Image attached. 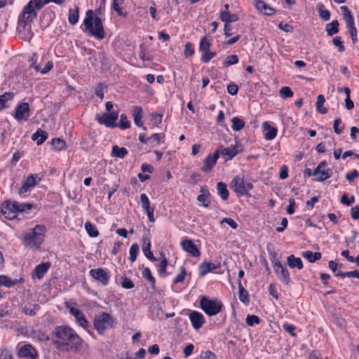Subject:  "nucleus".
I'll list each match as a JSON object with an SVG mask.
<instances>
[{
	"instance_id": "393cba45",
	"label": "nucleus",
	"mask_w": 359,
	"mask_h": 359,
	"mask_svg": "<svg viewBox=\"0 0 359 359\" xmlns=\"http://www.w3.org/2000/svg\"><path fill=\"white\" fill-rule=\"evenodd\" d=\"M263 129L266 131L264 135V138L267 140H273L277 135V129L271 126L269 122L265 121L263 123Z\"/></svg>"
},
{
	"instance_id": "680f3d73",
	"label": "nucleus",
	"mask_w": 359,
	"mask_h": 359,
	"mask_svg": "<svg viewBox=\"0 0 359 359\" xmlns=\"http://www.w3.org/2000/svg\"><path fill=\"white\" fill-rule=\"evenodd\" d=\"M194 54V49L193 48V45L190 42L186 43L184 46V55L185 57H188Z\"/></svg>"
},
{
	"instance_id": "9d476101",
	"label": "nucleus",
	"mask_w": 359,
	"mask_h": 359,
	"mask_svg": "<svg viewBox=\"0 0 359 359\" xmlns=\"http://www.w3.org/2000/svg\"><path fill=\"white\" fill-rule=\"evenodd\" d=\"M274 272L285 285H288L290 283V273L287 269L283 266L280 261L275 262L273 264Z\"/></svg>"
},
{
	"instance_id": "bf43d9fd",
	"label": "nucleus",
	"mask_w": 359,
	"mask_h": 359,
	"mask_svg": "<svg viewBox=\"0 0 359 359\" xmlns=\"http://www.w3.org/2000/svg\"><path fill=\"white\" fill-rule=\"evenodd\" d=\"M332 176V170L330 169L323 170L321 171L319 176L316 178L318 182H323Z\"/></svg>"
},
{
	"instance_id": "423d86ee",
	"label": "nucleus",
	"mask_w": 359,
	"mask_h": 359,
	"mask_svg": "<svg viewBox=\"0 0 359 359\" xmlns=\"http://www.w3.org/2000/svg\"><path fill=\"white\" fill-rule=\"evenodd\" d=\"M253 185L251 182L245 180L243 177L236 176L231 182V189L238 196H250L248 193L252 189Z\"/></svg>"
},
{
	"instance_id": "774afa93",
	"label": "nucleus",
	"mask_w": 359,
	"mask_h": 359,
	"mask_svg": "<svg viewBox=\"0 0 359 359\" xmlns=\"http://www.w3.org/2000/svg\"><path fill=\"white\" fill-rule=\"evenodd\" d=\"M201 359H216V355L214 353L207 351L203 352L200 356Z\"/></svg>"
},
{
	"instance_id": "8fccbe9b",
	"label": "nucleus",
	"mask_w": 359,
	"mask_h": 359,
	"mask_svg": "<svg viewBox=\"0 0 359 359\" xmlns=\"http://www.w3.org/2000/svg\"><path fill=\"white\" fill-rule=\"evenodd\" d=\"M337 276H339L342 278L345 277L348 278H357L359 279V271L355 270L352 271H347V272H342V271H338L335 274Z\"/></svg>"
},
{
	"instance_id": "2f4dec72",
	"label": "nucleus",
	"mask_w": 359,
	"mask_h": 359,
	"mask_svg": "<svg viewBox=\"0 0 359 359\" xmlns=\"http://www.w3.org/2000/svg\"><path fill=\"white\" fill-rule=\"evenodd\" d=\"M325 31L330 36H333L339 32V21L337 20H332L330 23L326 25Z\"/></svg>"
},
{
	"instance_id": "a18cd8bd",
	"label": "nucleus",
	"mask_w": 359,
	"mask_h": 359,
	"mask_svg": "<svg viewBox=\"0 0 359 359\" xmlns=\"http://www.w3.org/2000/svg\"><path fill=\"white\" fill-rule=\"evenodd\" d=\"M85 229L90 237H97L99 235L96 226L90 222H86Z\"/></svg>"
},
{
	"instance_id": "39448f33",
	"label": "nucleus",
	"mask_w": 359,
	"mask_h": 359,
	"mask_svg": "<svg viewBox=\"0 0 359 359\" xmlns=\"http://www.w3.org/2000/svg\"><path fill=\"white\" fill-rule=\"evenodd\" d=\"M200 307L207 315L212 316L220 312L222 304L216 299H211L204 296L200 300Z\"/></svg>"
},
{
	"instance_id": "20e7f679",
	"label": "nucleus",
	"mask_w": 359,
	"mask_h": 359,
	"mask_svg": "<svg viewBox=\"0 0 359 359\" xmlns=\"http://www.w3.org/2000/svg\"><path fill=\"white\" fill-rule=\"evenodd\" d=\"M93 11L88 10L86 13V18L83 20V24L86 29L88 31V34L95 36L97 39H103L104 38V31L102 25V19L96 16L94 19L93 27Z\"/></svg>"
},
{
	"instance_id": "de8ad7c7",
	"label": "nucleus",
	"mask_w": 359,
	"mask_h": 359,
	"mask_svg": "<svg viewBox=\"0 0 359 359\" xmlns=\"http://www.w3.org/2000/svg\"><path fill=\"white\" fill-rule=\"evenodd\" d=\"M130 121L128 120L127 116L125 114H122L120 116V121L117 123V126L122 130L129 128L130 127Z\"/></svg>"
},
{
	"instance_id": "79ce46f5",
	"label": "nucleus",
	"mask_w": 359,
	"mask_h": 359,
	"mask_svg": "<svg viewBox=\"0 0 359 359\" xmlns=\"http://www.w3.org/2000/svg\"><path fill=\"white\" fill-rule=\"evenodd\" d=\"M325 102V97L323 95H319L317 97L316 110L322 114L327 112V109L323 107L324 102Z\"/></svg>"
},
{
	"instance_id": "69168bd1",
	"label": "nucleus",
	"mask_w": 359,
	"mask_h": 359,
	"mask_svg": "<svg viewBox=\"0 0 359 359\" xmlns=\"http://www.w3.org/2000/svg\"><path fill=\"white\" fill-rule=\"evenodd\" d=\"M332 43L333 44L338 47V50L339 52H344V50H345V48L343 45V43L342 41H341V37L340 36H336L334 37L333 39H332Z\"/></svg>"
},
{
	"instance_id": "f257e3e1",
	"label": "nucleus",
	"mask_w": 359,
	"mask_h": 359,
	"mask_svg": "<svg viewBox=\"0 0 359 359\" xmlns=\"http://www.w3.org/2000/svg\"><path fill=\"white\" fill-rule=\"evenodd\" d=\"M82 339L67 325L57 326L53 333V344L60 351L76 353L81 346Z\"/></svg>"
},
{
	"instance_id": "1a4fd4ad",
	"label": "nucleus",
	"mask_w": 359,
	"mask_h": 359,
	"mask_svg": "<svg viewBox=\"0 0 359 359\" xmlns=\"http://www.w3.org/2000/svg\"><path fill=\"white\" fill-rule=\"evenodd\" d=\"M37 179L40 181V178L38 177L37 174H32L26 178L18 191V194L20 197H25V194L29 191L38 184Z\"/></svg>"
},
{
	"instance_id": "5fc2aeb1",
	"label": "nucleus",
	"mask_w": 359,
	"mask_h": 359,
	"mask_svg": "<svg viewBox=\"0 0 359 359\" xmlns=\"http://www.w3.org/2000/svg\"><path fill=\"white\" fill-rule=\"evenodd\" d=\"M280 95L281 97L285 99L287 97H292L293 96V92L290 87L285 86L280 88Z\"/></svg>"
},
{
	"instance_id": "0e129e2a",
	"label": "nucleus",
	"mask_w": 359,
	"mask_h": 359,
	"mask_svg": "<svg viewBox=\"0 0 359 359\" xmlns=\"http://www.w3.org/2000/svg\"><path fill=\"white\" fill-rule=\"evenodd\" d=\"M121 285L123 288L126 289H132L135 286L133 282L130 278L126 277L122 278Z\"/></svg>"
},
{
	"instance_id": "72a5a7b5",
	"label": "nucleus",
	"mask_w": 359,
	"mask_h": 359,
	"mask_svg": "<svg viewBox=\"0 0 359 359\" xmlns=\"http://www.w3.org/2000/svg\"><path fill=\"white\" fill-rule=\"evenodd\" d=\"M217 189L220 198L224 201L227 200L229 194L226 185L224 182H219L217 184Z\"/></svg>"
},
{
	"instance_id": "e433bc0d",
	"label": "nucleus",
	"mask_w": 359,
	"mask_h": 359,
	"mask_svg": "<svg viewBox=\"0 0 359 359\" xmlns=\"http://www.w3.org/2000/svg\"><path fill=\"white\" fill-rule=\"evenodd\" d=\"M324 5L323 3H318L316 6V9L319 13V16L325 21H327L330 18V12L327 9H323Z\"/></svg>"
},
{
	"instance_id": "4be33fe9",
	"label": "nucleus",
	"mask_w": 359,
	"mask_h": 359,
	"mask_svg": "<svg viewBox=\"0 0 359 359\" xmlns=\"http://www.w3.org/2000/svg\"><path fill=\"white\" fill-rule=\"evenodd\" d=\"M220 265H215L210 262H203L198 267L199 276L203 277L208 273L219 268Z\"/></svg>"
},
{
	"instance_id": "a19ab883",
	"label": "nucleus",
	"mask_w": 359,
	"mask_h": 359,
	"mask_svg": "<svg viewBox=\"0 0 359 359\" xmlns=\"http://www.w3.org/2000/svg\"><path fill=\"white\" fill-rule=\"evenodd\" d=\"M239 61L237 55H231L227 56L222 62L223 67L225 68L229 67L231 65L237 64Z\"/></svg>"
},
{
	"instance_id": "cd10ccee",
	"label": "nucleus",
	"mask_w": 359,
	"mask_h": 359,
	"mask_svg": "<svg viewBox=\"0 0 359 359\" xmlns=\"http://www.w3.org/2000/svg\"><path fill=\"white\" fill-rule=\"evenodd\" d=\"M48 135L46 131L39 128L32 135V140L36 141L37 145H41L46 141V140L48 138Z\"/></svg>"
},
{
	"instance_id": "6ab92c4d",
	"label": "nucleus",
	"mask_w": 359,
	"mask_h": 359,
	"mask_svg": "<svg viewBox=\"0 0 359 359\" xmlns=\"http://www.w3.org/2000/svg\"><path fill=\"white\" fill-rule=\"evenodd\" d=\"M69 313L75 317L76 323L80 326L85 329L88 327V322L85 315L80 310L72 307L69 309Z\"/></svg>"
},
{
	"instance_id": "e2e57ef3",
	"label": "nucleus",
	"mask_w": 359,
	"mask_h": 359,
	"mask_svg": "<svg viewBox=\"0 0 359 359\" xmlns=\"http://www.w3.org/2000/svg\"><path fill=\"white\" fill-rule=\"evenodd\" d=\"M123 0H112V8L118 13V15H122V10L120 7L123 4Z\"/></svg>"
},
{
	"instance_id": "f03ea898",
	"label": "nucleus",
	"mask_w": 359,
	"mask_h": 359,
	"mask_svg": "<svg viewBox=\"0 0 359 359\" xmlns=\"http://www.w3.org/2000/svg\"><path fill=\"white\" fill-rule=\"evenodd\" d=\"M43 7L41 0H30L23 8L18 17L19 27L25 29L26 26L33 22L37 17L38 12Z\"/></svg>"
},
{
	"instance_id": "2eb2a0df",
	"label": "nucleus",
	"mask_w": 359,
	"mask_h": 359,
	"mask_svg": "<svg viewBox=\"0 0 359 359\" xmlns=\"http://www.w3.org/2000/svg\"><path fill=\"white\" fill-rule=\"evenodd\" d=\"M181 247L185 252L189 253L191 256L198 257L201 255L198 248L190 239H184L180 243Z\"/></svg>"
},
{
	"instance_id": "49530a36",
	"label": "nucleus",
	"mask_w": 359,
	"mask_h": 359,
	"mask_svg": "<svg viewBox=\"0 0 359 359\" xmlns=\"http://www.w3.org/2000/svg\"><path fill=\"white\" fill-rule=\"evenodd\" d=\"M79 18V15L78 8H76V10L72 9V8L69 9L68 20H69V22L72 25H74L78 22Z\"/></svg>"
},
{
	"instance_id": "13d9d810",
	"label": "nucleus",
	"mask_w": 359,
	"mask_h": 359,
	"mask_svg": "<svg viewBox=\"0 0 359 359\" xmlns=\"http://www.w3.org/2000/svg\"><path fill=\"white\" fill-rule=\"evenodd\" d=\"M17 212H22L26 210H31L33 208V204L32 203H19L17 202V205H15Z\"/></svg>"
},
{
	"instance_id": "09e8293b",
	"label": "nucleus",
	"mask_w": 359,
	"mask_h": 359,
	"mask_svg": "<svg viewBox=\"0 0 359 359\" xmlns=\"http://www.w3.org/2000/svg\"><path fill=\"white\" fill-rule=\"evenodd\" d=\"M138 253H139V245L137 243H133L130 246V250H129V254H130L129 259L131 262H134L136 260Z\"/></svg>"
},
{
	"instance_id": "f8f14e48",
	"label": "nucleus",
	"mask_w": 359,
	"mask_h": 359,
	"mask_svg": "<svg viewBox=\"0 0 359 359\" xmlns=\"http://www.w3.org/2000/svg\"><path fill=\"white\" fill-rule=\"evenodd\" d=\"M17 205V201H6L1 205V213L9 219H14L15 217V213L17 212L15 206Z\"/></svg>"
},
{
	"instance_id": "7c9ffc66",
	"label": "nucleus",
	"mask_w": 359,
	"mask_h": 359,
	"mask_svg": "<svg viewBox=\"0 0 359 359\" xmlns=\"http://www.w3.org/2000/svg\"><path fill=\"white\" fill-rule=\"evenodd\" d=\"M14 97V93L11 92H6L0 95V111L8 107L7 102L11 101Z\"/></svg>"
},
{
	"instance_id": "bb28decb",
	"label": "nucleus",
	"mask_w": 359,
	"mask_h": 359,
	"mask_svg": "<svg viewBox=\"0 0 359 359\" xmlns=\"http://www.w3.org/2000/svg\"><path fill=\"white\" fill-rule=\"evenodd\" d=\"M200 192L201 194L198 196L197 200L203 203V207L208 208L209 202H207V199L210 195L209 189L206 186H203L201 187Z\"/></svg>"
},
{
	"instance_id": "4468645a",
	"label": "nucleus",
	"mask_w": 359,
	"mask_h": 359,
	"mask_svg": "<svg viewBox=\"0 0 359 359\" xmlns=\"http://www.w3.org/2000/svg\"><path fill=\"white\" fill-rule=\"evenodd\" d=\"M89 273L94 279L101 282L103 285H108L110 276L105 269L101 268L91 269Z\"/></svg>"
},
{
	"instance_id": "a878e982",
	"label": "nucleus",
	"mask_w": 359,
	"mask_h": 359,
	"mask_svg": "<svg viewBox=\"0 0 359 359\" xmlns=\"http://www.w3.org/2000/svg\"><path fill=\"white\" fill-rule=\"evenodd\" d=\"M256 8L262 11L264 10V14L266 15H272L275 13V9L271 7L269 4L262 0H256Z\"/></svg>"
},
{
	"instance_id": "3c124183",
	"label": "nucleus",
	"mask_w": 359,
	"mask_h": 359,
	"mask_svg": "<svg viewBox=\"0 0 359 359\" xmlns=\"http://www.w3.org/2000/svg\"><path fill=\"white\" fill-rule=\"evenodd\" d=\"M17 280H12L11 278L4 275H0V286L4 285L8 287H11L15 285Z\"/></svg>"
},
{
	"instance_id": "aec40b11",
	"label": "nucleus",
	"mask_w": 359,
	"mask_h": 359,
	"mask_svg": "<svg viewBox=\"0 0 359 359\" xmlns=\"http://www.w3.org/2000/svg\"><path fill=\"white\" fill-rule=\"evenodd\" d=\"M19 355L27 359H35L37 353L30 344H26L20 349Z\"/></svg>"
},
{
	"instance_id": "ddd939ff",
	"label": "nucleus",
	"mask_w": 359,
	"mask_h": 359,
	"mask_svg": "<svg viewBox=\"0 0 359 359\" xmlns=\"http://www.w3.org/2000/svg\"><path fill=\"white\" fill-rule=\"evenodd\" d=\"M220 155V150L217 149L214 154H210L204 160L203 165L201 170L204 172H209L215 165Z\"/></svg>"
},
{
	"instance_id": "c756f323",
	"label": "nucleus",
	"mask_w": 359,
	"mask_h": 359,
	"mask_svg": "<svg viewBox=\"0 0 359 359\" xmlns=\"http://www.w3.org/2000/svg\"><path fill=\"white\" fill-rule=\"evenodd\" d=\"M219 18L225 23L233 22L238 20V16L235 13H230L229 11H220Z\"/></svg>"
},
{
	"instance_id": "58836bf2",
	"label": "nucleus",
	"mask_w": 359,
	"mask_h": 359,
	"mask_svg": "<svg viewBox=\"0 0 359 359\" xmlns=\"http://www.w3.org/2000/svg\"><path fill=\"white\" fill-rule=\"evenodd\" d=\"M303 256L306 257L309 262H315L321 258V253L318 252H313L311 251H306L303 253Z\"/></svg>"
},
{
	"instance_id": "dca6fc26",
	"label": "nucleus",
	"mask_w": 359,
	"mask_h": 359,
	"mask_svg": "<svg viewBox=\"0 0 359 359\" xmlns=\"http://www.w3.org/2000/svg\"><path fill=\"white\" fill-rule=\"evenodd\" d=\"M189 319L191 325L195 330H199L205 323V318L203 315L198 311H191L189 314Z\"/></svg>"
},
{
	"instance_id": "c03bdc74",
	"label": "nucleus",
	"mask_w": 359,
	"mask_h": 359,
	"mask_svg": "<svg viewBox=\"0 0 359 359\" xmlns=\"http://www.w3.org/2000/svg\"><path fill=\"white\" fill-rule=\"evenodd\" d=\"M140 201L142 207L146 212L154 209L150 206V201L146 194H142L140 195Z\"/></svg>"
},
{
	"instance_id": "ea45409f",
	"label": "nucleus",
	"mask_w": 359,
	"mask_h": 359,
	"mask_svg": "<svg viewBox=\"0 0 359 359\" xmlns=\"http://www.w3.org/2000/svg\"><path fill=\"white\" fill-rule=\"evenodd\" d=\"M51 146L53 149L60 151L65 148L66 142L60 138H54L51 140Z\"/></svg>"
},
{
	"instance_id": "603ef678",
	"label": "nucleus",
	"mask_w": 359,
	"mask_h": 359,
	"mask_svg": "<svg viewBox=\"0 0 359 359\" xmlns=\"http://www.w3.org/2000/svg\"><path fill=\"white\" fill-rule=\"evenodd\" d=\"M210 43L206 36L201 39L199 44V51L204 53L210 50Z\"/></svg>"
},
{
	"instance_id": "b1692460",
	"label": "nucleus",
	"mask_w": 359,
	"mask_h": 359,
	"mask_svg": "<svg viewBox=\"0 0 359 359\" xmlns=\"http://www.w3.org/2000/svg\"><path fill=\"white\" fill-rule=\"evenodd\" d=\"M143 248L142 252L144 256L151 262H156V258L154 257L153 252L151 251V242L149 238H143Z\"/></svg>"
},
{
	"instance_id": "f704fd0d",
	"label": "nucleus",
	"mask_w": 359,
	"mask_h": 359,
	"mask_svg": "<svg viewBox=\"0 0 359 359\" xmlns=\"http://www.w3.org/2000/svg\"><path fill=\"white\" fill-rule=\"evenodd\" d=\"M128 154V150L125 147H119L117 145H114L112 147L111 155L113 157L119 158H123Z\"/></svg>"
},
{
	"instance_id": "37998d69",
	"label": "nucleus",
	"mask_w": 359,
	"mask_h": 359,
	"mask_svg": "<svg viewBox=\"0 0 359 359\" xmlns=\"http://www.w3.org/2000/svg\"><path fill=\"white\" fill-rule=\"evenodd\" d=\"M231 122V128L234 131L241 130L245 126L244 121L236 116L232 118Z\"/></svg>"
},
{
	"instance_id": "a211bd4d",
	"label": "nucleus",
	"mask_w": 359,
	"mask_h": 359,
	"mask_svg": "<svg viewBox=\"0 0 359 359\" xmlns=\"http://www.w3.org/2000/svg\"><path fill=\"white\" fill-rule=\"evenodd\" d=\"M50 266L51 264L49 262L41 263L32 271V276L39 280L42 279Z\"/></svg>"
},
{
	"instance_id": "6e6552de",
	"label": "nucleus",
	"mask_w": 359,
	"mask_h": 359,
	"mask_svg": "<svg viewBox=\"0 0 359 359\" xmlns=\"http://www.w3.org/2000/svg\"><path fill=\"white\" fill-rule=\"evenodd\" d=\"M118 118V112L112 111L110 113H104L102 115H96L95 119L100 124L104 125L109 128L117 127L116 121Z\"/></svg>"
},
{
	"instance_id": "f3484780",
	"label": "nucleus",
	"mask_w": 359,
	"mask_h": 359,
	"mask_svg": "<svg viewBox=\"0 0 359 359\" xmlns=\"http://www.w3.org/2000/svg\"><path fill=\"white\" fill-rule=\"evenodd\" d=\"M340 9L342 12L343 19L346 22L347 28L349 30H352V29H356L353 16L352 15L348 8L346 6H341Z\"/></svg>"
},
{
	"instance_id": "c85d7f7f",
	"label": "nucleus",
	"mask_w": 359,
	"mask_h": 359,
	"mask_svg": "<svg viewBox=\"0 0 359 359\" xmlns=\"http://www.w3.org/2000/svg\"><path fill=\"white\" fill-rule=\"evenodd\" d=\"M287 265L292 268H297L302 269L303 268L302 261L299 257H295L294 255H290L287 258Z\"/></svg>"
},
{
	"instance_id": "5701e85b",
	"label": "nucleus",
	"mask_w": 359,
	"mask_h": 359,
	"mask_svg": "<svg viewBox=\"0 0 359 359\" xmlns=\"http://www.w3.org/2000/svg\"><path fill=\"white\" fill-rule=\"evenodd\" d=\"M238 148V144H236L233 146H231L229 147L226 148H223L221 146L218 149L220 150V154H222V156H228V159H231L239 153Z\"/></svg>"
},
{
	"instance_id": "338daca9",
	"label": "nucleus",
	"mask_w": 359,
	"mask_h": 359,
	"mask_svg": "<svg viewBox=\"0 0 359 359\" xmlns=\"http://www.w3.org/2000/svg\"><path fill=\"white\" fill-rule=\"evenodd\" d=\"M180 269V273L174 280V283L175 284L183 282L187 274L185 267L182 266Z\"/></svg>"
},
{
	"instance_id": "473e14b6",
	"label": "nucleus",
	"mask_w": 359,
	"mask_h": 359,
	"mask_svg": "<svg viewBox=\"0 0 359 359\" xmlns=\"http://www.w3.org/2000/svg\"><path fill=\"white\" fill-rule=\"evenodd\" d=\"M238 297L241 302L247 304L250 302L248 292L243 286L241 281L238 280Z\"/></svg>"
},
{
	"instance_id": "9b49d317",
	"label": "nucleus",
	"mask_w": 359,
	"mask_h": 359,
	"mask_svg": "<svg viewBox=\"0 0 359 359\" xmlns=\"http://www.w3.org/2000/svg\"><path fill=\"white\" fill-rule=\"evenodd\" d=\"M30 116L29 104L27 102L20 103L15 108L14 117L18 121H27Z\"/></svg>"
},
{
	"instance_id": "7ed1b4c3",
	"label": "nucleus",
	"mask_w": 359,
	"mask_h": 359,
	"mask_svg": "<svg viewBox=\"0 0 359 359\" xmlns=\"http://www.w3.org/2000/svg\"><path fill=\"white\" fill-rule=\"evenodd\" d=\"M46 227L44 225L37 224L34 228L23 233V243L26 247L39 249L44 240V232Z\"/></svg>"
},
{
	"instance_id": "864d4df0",
	"label": "nucleus",
	"mask_w": 359,
	"mask_h": 359,
	"mask_svg": "<svg viewBox=\"0 0 359 359\" xmlns=\"http://www.w3.org/2000/svg\"><path fill=\"white\" fill-rule=\"evenodd\" d=\"M216 55L215 52H212L210 50L205 51L203 53V55L201 56V61L203 63H208L209 62L212 58H213Z\"/></svg>"
},
{
	"instance_id": "4d7b16f0",
	"label": "nucleus",
	"mask_w": 359,
	"mask_h": 359,
	"mask_svg": "<svg viewBox=\"0 0 359 359\" xmlns=\"http://www.w3.org/2000/svg\"><path fill=\"white\" fill-rule=\"evenodd\" d=\"M260 323V319L257 316L248 315L246 318V323L248 326H253Z\"/></svg>"
},
{
	"instance_id": "0eeeda50",
	"label": "nucleus",
	"mask_w": 359,
	"mask_h": 359,
	"mask_svg": "<svg viewBox=\"0 0 359 359\" xmlns=\"http://www.w3.org/2000/svg\"><path fill=\"white\" fill-rule=\"evenodd\" d=\"M113 323L112 317L109 313L102 312L100 315L95 316L93 324L95 328L102 334L107 327L112 326Z\"/></svg>"
},
{
	"instance_id": "6e6d98bb",
	"label": "nucleus",
	"mask_w": 359,
	"mask_h": 359,
	"mask_svg": "<svg viewBox=\"0 0 359 359\" xmlns=\"http://www.w3.org/2000/svg\"><path fill=\"white\" fill-rule=\"evenodd\" d=\"M341 123V119L340 118H337L334 121L333 129L334 133H337V135H340L341 133H342L344 129V127L343 126H339Z\"/></svg>"
},
{
	"instance_id": "412c9836",
	"label": "nucleus",
	"mask_w": 359,
	"mask_h": 359,
	"mask_svg": "<svg viewBox=\"0 0 359 359\" xmlns=\"http://www.w3.org/2000/svg\"><path fill=\"white\" fill-rule=\"evenodd\" d=\"M132 115L134 118L135 124L138 127H142L144 130H146V128L143 126L142 121V108L139 106H134L132 109Z\"/></svg>"
},
{
	"instance_id": "052dcab7",
	"label": "nucleus",
	"mask_w": 359,
	"mask_h": 359,
	"mask_svg": "<svg viewBox=\"0 0 359 359\" xmlns=\"http://www.w3.org/2000/svg\"><path fill=\"white\" fill-rule=\"evenodd\" d=\"M151 121L155 126H158L162 121L163 114L157 112H154L151 114Z\"/></svg>"
},
{
	"instance_id": "4c0bfd02",
	"label": "nucleus",
	"mask_w": 359,
	"mask_h": 359,
	"mask_svg": "<svg viewBox=\"0 0 359 359\" xmlns=\"http://www.w3.org/2000/svg\"><path fill=\"white\" fill-rule=\"evenodd\" d=\"M160 255L162 258V260L161 261L159 264L158 273L160 276H165L167 275L166 267L168 266V259H166L165 255L163 252H161Z\"/></svg>"
},
{
	"instance_id": "c9c22d12",
	"label": "nucleus",
	"mask_w": 359,
	"mask_h": 359,
	"mask_svg": "<svg viewBox=\"0 0 359 359\" xmlns=\"http://www.w3.org/2000/svg\"><path fill=\"white\" fill-rule=\"evenodd\" d=\"M142 276L149 281L151 284V287L154 290L156 289V280L151 274V270L149 268L146 267L142 271Z\"/></svg>"
}]
</instances>
